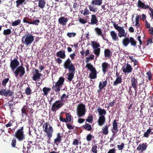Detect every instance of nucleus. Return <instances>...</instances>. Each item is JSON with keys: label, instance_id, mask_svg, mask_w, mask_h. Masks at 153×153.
<instances>
[{"label": "nucleus", "instance_id": "f257e3e1", "mask_svg": "<svg viewBox=\"0 0 153 153\" xmlns=\"http://www.w3.org/2000/svg\"><path fill=\"white\" fill-rule=\"evenodd\" d=\"M68 95L63 94L61 97L60 100L56 101L52 105L51 110L53 111H56L61 108L65 104V102L68 101Z\"/></svg>", "mask_w": 153, "mask_h": 153}, {"label": "nucleus", "instance_id": "f03ea898", "mask_svg": "<svg viewBox=\"0 0 153 153\" xmlns=\"http://www.w3.org/2000/svg\"><path fill=\"white\" fill-rule=\"evenodd\" d=\"M34 36L28 33L25 34L22 37V42L26 47H28L34 41Z\"/></svg>", "mask_w": 153, "mask_h": 153}, {"label": "nucleus", "instance_id": "7ed1b4c3", "mask_svg": "<svg viewBox=\"0 0 153 153\" xmlns=\"http://www.w3.org/2000/svg\"><path fill=\"white\" fill-rule=\"evenodd\" d=\"M65 79L62 77H60L58 81L55 82L54 85H53L52 87L53 90L56 92L58 93L61 90V88L64 85Z\"/></svg>", "mask_w": 153, "mask_h": 153}, {"label": "nucleus", "instance_id": "20e7f679", "mask_svg": "<svg viewBox=\"0 0 153 153\" xmlns=\"http://www.w3.org/2000/svg\"><path fill=\"white\" fill-rule=\"evenodd\" d=\"M49 125V123L46 122L43 125V127L44 131L46 133L47 137H48L50 138V137L52 136L54 130L52 127L50 125L49 126L48 128Z\"/></svg>", "mask_w": 153, "mask_h": 153}, {"label": "nucleus", "instance_id": "39448f33", "mask_svg": "<svg viewBox=\"0 0 153 153\" xmlns=\"http://www.w3.org/2000/svg\"><path fill=\"white\" fill-rule=\"evenodd\" d=\"M15 136L20 141L25 139V136L24 134L23 127H22L17 130L15 133Z\"/></svg>", "mask_w": 153, "mask_h": 153}, {"label": "nucleus", "instance_id": "423d86ee", "mask_svg": "<svg viewBox=\"0 0 153 153\" xmlns=\"http://www.w3.org/2000/svg\"><path fill=\"white\" fill-rule=\"evenodd\" d=\"M86 112L85 106V105L82 103L78 105L76 109V113L78 117H81L84 115Z\"/></svg>", "mask_w": 153, "mask_h": 153}, {"label": "nucleus", "instance_id": "0eeeda50", "mask_svg": "<svg viewBox=\"0 0 153 153\" xmlns=\"http://www.w3.org/2000/svg\"><path fill=\"white\" fill-rule=\"evenodd\" d=\"M13 71V72L15 76L16 77L19 76L20 78H22L25 73V68L22 65L18 67L15 69L14 71Z\"/></svg>", "mask_w": 153, "mask_h": 153}, {"label": "nucleus", "instance_id": "6e6552de", "mask_svg": "<svg viewBox=\"0 0 153 153\" xmlns=\"http://www.w3.org/2000/svg\"><path fill=\"white\" fill-rule=\"evenodd\" d=\"M111 22L113 24L114 28L118 31V35L120 38L126 36V33L125 32L124 29L122 27L117 26L115 22L111 21Z\"/></svg>", "mask_w": 153, "mask_h": 153}, {"label": "nucleus", "instance_id": "1a4fd4ad", "mask_svg": "<svg viewBox=\"0 0 153 153\" xmlns=\"http://www.w3.org/2000/svg\"><path fill=\"white\" fill-rule=\"evenodd\" d=\"M63 66L66 69H68V71L76 70L74 64L71 62V59L68 58L64 62Z\"/></svg>", "mask_w": 153, "mask_h": 153}, {"label": "nucleus", "instance_id": "9d476101", "mask_svg": "<svg viewBox=\"0 0 153 153\" xmlns=\"http://www.w3.org/2000/svg\"><path fill=\"white\" fill-rule=\"evenodd\" d=\"M10 63V67L12 71H14L15 69L17 68L19 65V63L17 58H15L13 60H12Z\"/></svg>", "mask_w": 153, "mask_h": 153}, {"label": "nucleus", "instance_id": "9b49d317", "mask_svg": "<svg viewBox=\"0 0 153 153\" xmlns=\"http://www.w3.org/2000/svg\"><path fill=\"white\" fill-rule=\"evenodd\" d=\"M14 93V92L9 89H2L0 90V95L2 96L11 97L13 95Z\"/></svg>", "mask_w": 153, "mask_h": 153}, {"label": "nucleus", "instance_id": "f8f14e48", "mask_svg": "<svg viewBox=\"0 0 153 153\" xmlns=\"http://www.w3.org/2000/svg\"><path fill=\"white\" fill-rule=\"evenodd\" d=\"M117 120L115 119L114 121L112 123V129L111 130V131L113 133L112 135L113 137H115V134H116L118 131V129L117 128Z\"/></svg>", "mask_w": 153, "mask_h": 153}, {"label": "nucleus", "instance_id": "ddd939ff", "mask_svg": "<svg viewBox=\"0 0 153 153\" xmlns=\"http://www.w3.org/2000/svg\"><path fill=\"white\" fill-rule=\"evenodd\" d=\"M35 74H33L32 77L33 80L36 81L38 80H39L40 79V77L42 75V74L39 73V70L37 69H34Z\"/></svg>", "mask_w": 153, "mask_h": 153}, {"label": "nucleus", "instance_id": "4468645a", "mask_svg": "<svg viewBox=\"0 0 153 153\" xmlns=\"http://www.w3.org/2000/svg\"><path fill=\"white\" fill-rule=\"evenodd\" d=\"M122 70L124 73L128 74L130 73L132 71L133 68L130 64L127 63L126 67L123 66Z\"/></svg>", "mask_w": 153, "mask_h": 153}, {"label": "nucleus", "instance_id": "2eb2a0df", "mask_svg": "<svg viewBox=\"0 0 153 153\" xmlns=\"http://www.w3.org/2000/svg\"><path fill=\"white\" fill-rule=\"evenodd\" d=\"M63 135L59 133H58L56 134V137L54 140V143L57 145L61 142L62 138L63 137Z\"/></svg>", "mask_w": 153, "mask_h": 153}, {"label": "nucleus", "instance_id": "dca6fc26", "mask_svg": "<svg viewBox=\"0 0 153 153\" xmlns=\"http://www.w3.org/2000/svg\"><path fill=\"white\" fill-rule=\"evenodd\" d=\"M75 71V70L69 71V73L67 74V75L68 76L67 79L70 81H71L74 78Z\"/></svg>", "mask_w": 153, "mask_h": 153}, {"label": "nucleus", "instance_id": "f3484780", "mask_svg": "<svg viewBox=\"0 0 153 153\" xmlns=\"http://www.w3.org/2000/svg\"><path fill=\"white\" fill-rule=\"evenodd\" d=\"M68 21V18L64 16L61 17L58 20L59 23L63 26L66 25Z\"/></svg>", "mask_w": 153, "mask_h": 153}, {"label": "nucleus", "instance_id": "a211bd4d", "mask_svg": "<svg viewBox=\"0 0 153 153\" xmlns=\"http://www.w3.org/2000/svg\"><path fill=\"white\" fill-rule=\"evenodd\" d=\"M137 6L140 8L147 9L150 7L148 5H146L145 4L142 2L141 0H139L137 2Z\"/></svg>", "mask_w": 153, "mask_h": 153}, {"label": "nucleus", "instance_id": "6ab92c4d", "mask_svg": "<svg viewBox=\"0 0 153 153\" xmlns=\"http://www.w3.org/2000/svg\"><path fill=\"white\" fill-rule=\"evenodd\" d=\"M98 22L97 19L94 14L92 15L91 16V22H88V24L91 25H94L97 24Z\"/></svg>", "mask_w": 153, "mask_h": 153}, {"label": "nucleus", "instance_id": "aec40b11", "mask_svg": "<svg viewBox=\"0 0 153 153\" xmlns=\"http://www.w3.org/2000/svg\"><path fill=\"white\" fill-rule=\"evenodd\" d=\"M102 71L104 74H105L110 65L107 62H104L102 64Z\"/></svg>", "mask_w": 153, "mask_h": 153}, {"label": "nucleus", "instance_id": "412c9836", "mask_svg": "<svg viewBox=\"0 0 153 153\" xmlns=\"http://www.w3.org/2000/svg\"><path fill=\"white\" fill-rule=\"evenodd\" d=\"M56 56L61 58L65 59L66 57V55L65 50L60 51L57 52L56 53Z\"/></svg>", "mask_w": 153, "mask_h": 153}, {"label": "nucleus", "instance_id": "4be33fe9", "mask_svg": "<svg viewBox=\"0 0 153 153\" xmlns=\"http://www.w3.org/2000/svg\"><path fill=\"white\" fill-rule=\"evenodd\" d=\"M105 121V118L103 116H100L98 120V125L99 126H102Z\"/></svg>", "mask_w": 153, "mask_h": 153}, {"label": "nucleus", "instance_id": "5701e85b", "mask_svg": "<svg viewBox=\"0 0 153 153\" xmlns=\"http://www.w3.org/2000/svg\"><path fill=\"white\" fill-rule=\"evenodd\" d=\"M122 82V79L121 77V76H120L117 77V78L113 82V85L114 86H116L119 84L121 83Z\"/></svg>", "mask_w": 153, "mask_h": 153}, {"label": "nucleus", "instance_id": "b1692460", "mask_svg": "<svg viewBox=\"0 0 153 153\" xmlns=\"http://www.w3.org/2000/svg\"><path fill=\"white\" fill-rule=\"evenodd\" d=\"M130 37H126L122 40V44L124 46L127 47L130 43Z\"/></svg>", "mask_w": 153, "mask_h": 153}, {"label": "nucleus", "instance_id": "393cba45", "mask_svg": "<svg viewBox=\"0 0 153 153\" xmlns=\"http://www.w3.org/2000/svg\"><path fill=\"white\" fill-rule=\"evenodd\" d=\"M89 74V77L91 79H94L97 77V72L96 70L91 71Z\"/></svg>", "mask_w": 153, "mask_h": 153}, {"label": "nucleus", "instance_id": "a878e982", "mask_svg": "<svg viewBox=\"0 0 153 153\" xmlns=\"http://www.w3.org/2000/svg\"><path fill=\"white\" fill-rule=\"evenodd\" d=\"M22 114L23 116V114H25L27 116L28 115V111H29V109L28 107L24 105L23 107L21 109Z\"/></svg>", "mask_w": 153, "mask_h": 153}, {"label": "nucleus", "instance_id": "bb28decb", "mask_svg": "<svg viewBox=\"0 0 153 153\" xmlns=\"http://www.w3.org/2000/svg\"><path fill=\"white\" fill-rule=\"evenodd\" d=\"M97 111L100 116H103L105 117V115L106 113V111L105 109H102L100 108H99L97 109Z\"/></svg>", "mask_w": 153, "mask_h": 153}, {"label": "nucleus", "instance_id": "cd10ccee", "mask_svg": "<svg viewBox=\"0 0 153 153\" xmlns=\"http://www.w3.org/2000/svg\"><path fill=\"white\" fill-rule=\"evenodd\" d=\"M91 42V46L93 49L99 48L100 47V43L96 41H92Z\"/></svg>", "mask_w": 153, "mask_h": 153}, {"label": "nucleus", "instance_id": "c85d7f7f", "mask_svg": "<svg viewBox=\"0 0 153 153\" xmlns=\"http://www.w3.org/2000/svg\"><path fill=\"white\" fill-rule=\"evenodd\" d=\"M94 30L97 34L99 36H101L104 40H105L104 38V35L102 34L101 29L98 27H96Z\"/></svg>", "mask_w": 153, "mask_h": 153}, {"label": "nucleus", "instance_id": "c756f323", "mask_svg": "<svg viewBox=\"0 0 153 153\" xmlns=\"http://www.w3.org/2000/svg\"><path fill=\"white\" fill-rule=\"evenodd\" d=\"M83 128L88 131H91L92 130L91 126L89 123H85V125L82 126Z\"/></svg>", "mask_w": 153, "mask_h": 153}, {"label": "nucleus", "instance_id": "7c9ffc66", "mask_svg": "<svg viewBox=\"0 0 153 153\" xmlns=\"http://www.w3.org/2000/svg\"><path fill=\"white\" fill-rule=\"evenodd\" d=\"M102 2V0H93L91 2V4L93 5L100 6L101 5Z\"/></svg>", "mask_w": 153, "mask_h": 153}, {"label": "nucleus", "instance_id": "2f4dec72", "mask_svg": "<svg viewBox=\"0 0 153 153\" xmlns=\"http://www.w3.org/2000/svg\"><path fill=\"white\" fill-rule=\"evenodd\" d=\"M107 83L108 82L107 80H105L102 82L101 81L100 82L99 85V88L100 90H101L104 87L107 85Z\"/></svg>", "mask_w": 153, "mask_h": 153}, {"label": "nucleus", "instance_id": "473e14b6", "mask_svg": "<svg viewBox=\"0 0 153 153\" xmlns=\"http://www.w3.org/2000/svg\"><path fill=\"white\" fill-rule=\"evenodd\" d=\"M104 56L105 57L110 58L112 55V53L109 49H105L104 51Z\"/></svg>", "mask_w": 153, "mask_h": 153}, {"label": "nucleus", "instance_id": "72a5a7b5", "mask_svg": "<svg viewBox=\"0 0 153 153\" xmlns=\"http://www.w3.org/2000/svg\"><path fill=\"white\" fill-rule=\"evenodd\" d=\"M110 33L113 40L116 41L117 40H118L117 35L114 31H111Z\"/></svg>", "mask_w": 153, "mask_h": 153}, {"label": "nucleus", "instance_id": "f704fd0d", "mask_svg": "<svg viewBox=\"0 0 153 153\" xmlns=\"http://www.w3.org/2000/svg\"><path fill=\"white\" fill-rule=\"evenodd\" d=\"M101 49L100 48L93 49V52L96 55V58L99 57L100 55Z\"/></svg>", "mask_w": 153, "mask_h": 153}, {"label": "nucleus", "instance_id": "c9c22d12", "mask_svg": "<svg viewBox=\"0 0 153 153\" xmlns=\"http://www.w3.org/2000/svg\"><path fill=\"white\" fill-rule=\"evenodd\" d=\"M131 83L132 87L137 85L138 84L137 79L135 78V77L131 78Z\"/></svg>", "mask_w": 153, "mask_h": 153}, {"label": "nucleus", "instance_id": "e433bc0d", "mask_svg": "<svg viewBox=\"0 0 153 153\" xmlns=\"http://www.w3.org/2000/svg\"><path fill=\"white\" fill-rule=\"evenodd\" d=\"M51 90V89L50 88L47 87H44L42 89L44 95L46 96H47L48 93L50 92Z\"/></svg>", "mask_w": 153, "mask_h": 153}, {"label": "nucleus", "instance_id": "4c0bfd02", "mask_svg": "<svg viewBox=\"0 0 153 153\" xmlns=\"http://www.w3.org/2000/svg\"><path fill=\"white\" fill-rule=\"evenodd\" d=\"M86 19H83L84 17H83L82 18L81 17H79V22L82 24H85L87 22L88 20L87 19L88 18V16H86L85 17Z\"/></svg>", "mask_w": 153, "mask_h": 153}, {"label": "nucleus", "instance_id": "58836bf2", "mask_svg": "<svg viewBox=\"0 0 153 153\" xmlns=\"http://www.w3.org/2000/svg\"><path fill=\"white\" fill-rule=\"evenodd\" d=\"M108 126L106 125L104 126L103 128H102V133L105 135H107L108 134Z\"/></svg>", "mask_w": 153, "mask_h": 153}, {"label": "nucleus", "instance_id": "ea45409f", "mask_svg": "<svg viewBox=\"0 0 153 153\" xmlns=\"http://www.w3.org/2000/svg\"><path fill=\"white\" fill-rule=\"evenodd\" d=\"M72 117L70 114L66 113V122H71L72 120Z\"/></svg>", "mask_w": 153, "mask_h": 153}, {"label": "nucleus", "instance_id": "a19ab883", "mask_svg": "<svg viewBox=\"0 0 153 153\" xmlns=\"http://www.w3.org/2000/svg\"><path fill=\"white\" fill-rule=\"evenodd\" d=\"M152 130V129L150 128L148 129L146 131L144 132L143 134V137L146 138L148 137Z\"/></svg>", "mask_w": 153, "mask_h": 153}, {"label": "nucleus", "instance_id": "79ce46f5", "mask_svg": "<svg viewBox=\"0 0 153 153\" xmlns=\"http://www.w3.org/2000/svg\"><path fill=\"white\" fill-rule=\"evenodd\" d=\"M86 67L91 71L96 70L93 65L90 63H87L86 65Z\"/></svg>", "mask_w": 153, "mask_h": 153}, {"label": "nucleus", "instance_id": "37998d69", "mask_svg": "<svg viewBox=\"0 0 153 153\" xmlns=\"http://www.w3.org/2000/svg\"><path fill=\"white\" fill-rule=\"evenodd\" d=\"M130 43L131 46L134 47H136V46L137 42L133 37H130Z\"/></svg>", "mask_w": 153, "mask_h": 153}, {"label": "nucleus", "instance_id": "c03bdc74", "mask_svg": "<svg viewBox=\"0 0 153 153\" xmlns=\"http://www.w3.org/2000/svg\"><path fill=\"white\" fill-rule=\"evenodd\" d=\"M93 116L92 115H90L88 117L87 119L85 120L86 121L89 123H92L93 122Z\"/></svg>", "mask_w": 153, "mask_h": 153}, {"label": "nucleus", "instance_id": "a18cd8bd", "mask_svg": "<svg viewBox=\"0 0 153 153\" xmlns=\"http://www.w3.org/2000/svg\"><path fill=\"white\" fill-rule=\"evenodd\" d=\"M16 7H18L21 4H22L23 3H24V4H26V1L25 0H17L16 1Z\"/></svg>", "mask_w": 153, "mask_h": 153}, {"label": "nucleus", "instance_id": "49530a36", "mask_svg": "<svg viewBox=\"0 0 153 153\" xmlns=\"http://www.w3.org/2000/svg\"><path fill=\"white\" fill-rule=\"evenodd\" d=\"M94 57V55L93 54H91L90 56L86 57V62L87 63H88L90 60L93 59Z\"/></svg>", "mask_w": 153, "mask_h": 153}, {"label": "nucleus", "instance_id": "de8ad7c7", "mask_svg": "<svg viewBox=\"0 0 153 153\" xmlns=\"http://www.w3.org/2000/svg\"><path fill=\"white\" fill-rule=\"evenodd\" d=\"M11 31L10 29H7L4 30L3 32V34L4 35H8L11 33Z\"/></svg>", "mask_w": 153, "mask_h": 153}, {"label": "nucleus", "instance_id": "09e8293b", "mask_svg": "<svg viewBox=\"0 0 153 153\" xmlns=\"http://www.w3.org/2000/svg\"><path fill=\"white\" fill-rule=\"evenodd\" d=\"M21 22V20L19 19L13 22L12 23V25L13 26H17Z\"/></svg>", "mask_w": 153, "mask_h": 153}, {"label": "nucleus", "instance_id": "8fccbe9b", "mask_svg": "<svg viewBox=\"0 0 153 153\" xmlns=\"http://www.w3.org/2000/svg\"><path fill=\"white\" fill-rule=\"evenodd\" d=\"M94 138V137L92 135L90 134L87 135L86 137V140L88 142L91 141Z\"/></svg>", "mask_w": 153, "mask_h": 153}, {"label": "nucleus", "instance_id": "3c124183", "mask_svg": "<svg viewBox=\"0 0 153 153\" xmlns=\"http://www.w3.org/2000/svg\"><path fill=\"white\" fill-rule=\"evenodd\" d=\"M146 74L147 75L146 77H147L149 80V81H151L152 78V75L151 71H149L146 73Z\"/></svg>", "mask_w": 153, "mask_h": 153}, {"label": "nucleus", "instance_id": "603ef678", "mask_svg": "<svg viewBox=\"0 0 153 153\" xmlns=\"http://www.w3.org/2000/svg\"><path fill=\"white\" fill-rule=\"evenodd\" d=\"M97 144H94L92 147V148L91 149V151L94 153H97Z\"/></svg>", "mask_w": 153, "mask_h": 153}, {"label": "nucleus", "instance_id": "864d4df0", "mask_svg": "<svg viewBox=\"0 0 153 153\" xmlns=\"http://www.w3.org/2000/svg\"><path fill=\"white\" fill-rule=\"evenodd\" d=\"M88 7L90 11H92L94 13L97 12V8H94L93 6H92L91 5L88 6Z\"/></svg>", "mask_w": 153, "mask_h": 153}, {"label": "nucleus", "instance_id": "5fc2aeb1", "mask_svg": "<svg viewBox=\"0 0 153 153\" xmlns=\"http://www.w3.org/2000/svg\"><path fill=\"white\" fill-rule=\"evenodd\" d=\"M9 79V78H5L2 82V85L4 87H5L6 85V84L8 82Z\"/></svg>", "mask_w": 153, "mask_h": 153}, {"label": "nucleus", "instance_id": "6e6d98bb", "mask_svg": "<svg viewBox=\"0 0 153 153\" xmlns=\"http://www.w3.org/2000/svg\"><path fill=\"white\" fill-rule=\"evenodd\" d=\"M16 140L15 138H13V140H12V142L11 145L12 146L13 148L16 147Z\"/></svg>", "mask_w": 153, "mask_h": 153}, {"label": "nucleus", "instance_id": "4d7b16f0", "mask_svg": "<svg viewBox=\"0 0 153 153\" xmlns=\"http://www.w3.org/2000/svg\"><path fill=\"white\" fill-rule=\"evenodd\" d=\"M76 35V34L75 33H69L68 32L67 34V35L70 38H71L72 37H74Z\"/></svg>", "mask_w": 153, "mask_h": 153}, {"label": "nucleus", "instance_id": "13d9d810", "mask_svg": "<svg viewBox=\"0 0 153 153\" xmlns=\"http://www.w3.org/2000/svg\"><path fill=\"white\" fill-rule=\"evenodd\" d=\"M25 92L27 95H30L31 94V90L29 87H27L25 89Z\"/></svg>", "mask_w": 153, "mask_h": 153}, {"label": "nucleus", "instance_id": "bf43d9fd", "mask_svg": "<svg viewBox=\"0 0 153 153\" xmlns=\"http://www.w3.org/2000/svg\"><path fill=\"white\" fill-rule=\"evenodd\" d=\"M90 14V12L89 10L87 8L84 9V12L83 13V15L84 16L88 15Z\"/></svg>", "mask_w": 153, "mask_h": 153}, {"label": "nucleus", "instance_id": "052dcab7", "mask_svg": "<svg viewBox=\"0 0 153 153\" xmlns=\"http://www.w3.org/2000/svg\"><path fill=\"white\" fill-rule=\"evenodd\" d=\"M125 146L124 143H122L120 145H117V147L119 150H122Z\"/></svg>", "mask_w": 153, "mask_h": 153}, {"label": "nucleus", "instance_id": "680f3d73", "mask_svg": "<svg viewBox=\"0 0 153 153\" xmlns=\"http://www.w3.org/2000/svg\"><path fill=\"white\" fill-rule=\"evenodd\" d=\"M66 126L67 128L69 130L74 129V126H72L70 123L66 124Z\"/></svg>", "mask_w": 153, "mask_h": 153}, {"label": "nucleus", "instance_id": "e2e57ef3", "mask_svg": "<svg viewBox=\"0 0 153 153\" xmlns=\"http://www.w3.org/2000/svg\"><path fill=\"white\" fill-rule=\"evenodd\" d=\"M141 145V151L143 152L146 150L147 148V145L144 143H143Z\"/></svg>", "mask_w": 153, "mask_h": 153}, {"label": "nucleus", "instance_id": "0e129e2a", "mask_svg": "<svg viewBox=\"0 0 153 153\" xmlns=\"http://www.w3.org/2000/svg\"><path fill=\"white\" fill-rule=\"evenodd\" d=\"M13 123V120H10L8 123L5 125V126L6 128H8L11 126L12 125V124Z\"/></svg>", "mask_w": 153, "mask_h": 153}, {"label": "nucleus", "instance_id": "69168bd1", "mask_svg": "<svg viewBox=\"0 0 153 153\" xmlns=\"http://www.w3.org/2000/svg\"><path fill=\"white\" fill-rule=\"evenodd\" d=\"M40 22V21L39 20H34L33 22H30V24H33V25H38L37 24L39 23Z\"/></svg>", "mask_w": 153, "mask_h": 153}, {"label": "nucleus", "instance_id": "338daca9", "mask_svg": "<svg viewBox=\"0 0 153 153\" xmlns=\"http://www.w3.org/2000/svg\"><path fill=\"white\" fill-rule=\"evenodd\" d=\"M148 9H149L151 12V13L150 14V16L151 17L152 19H153V9L150 7Z\"/></svg>", "mask_w": 153, "mask_h": 153}, {"label": "nucleus", "instance_id": "774afa93", "mask_svg": "<svg viewBox=\"0 0 153 153\" xmlns=\"http://www.w3.org/2000/svg\"><path fill=\"white\" fill-rule=\"evenodd\" d=\"M148 30L149 31V33L151 36L153 35V27H151L149 28Z\"/></svg>", "mask_w": 153, "mask_h": 153}]
</instances>
